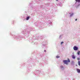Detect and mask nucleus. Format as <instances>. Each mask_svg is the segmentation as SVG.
Masks as SVG:
<instances>
[{"label":"nucleus","mask_w":80,"mask_h":80,"mask_svg":"<svg viewBox=\"0 0 80 80\" xmlns=\"http://www.w3.org/2000/svg\"><path fill=\"white\" fill-rule=\"evenodd\" d=\"M63 62H64V63H65V64L68 65V62H70V61L69 59H68V61L67 60H64L63 61Z\"/></svg>","instance_id":"nucleus-1"},{"label":"nucleus","mask_w":80,"mask_h":80,"mask_svg":"<svg viewBox=\"0 0 80 80\" xmlns=\"http://www.w3.org/2000/svg\"><path fill=\"white\" fill-rule=\"evenodd\" d=\"M78 49V47L77 46H74L73 47V49L74 50H77Z\"/></svg>","instance_id":"nucleus-2"},{"label":"nucleus","mask_w":80,"mask_h":80,"mask_svg":"<svg viewBox=\"0 0 80 80\" xmlns=\"http://www.w3.org/2000/svg\"><path fill=\"white\" fill-rule=\"evenodd\" d=\"M77 72L78 73H80V70L79 69H77Z\"/></svg>","instance_id":"nucleus-3"},{"label":"nucleus","mask_w":80,"mask_h":80,"mask_svg":"<svg viewBox=\"0 0 80 80\" xmlns=\"http://www.w3.org/2000/svg\"><path fill=\"white\" fill-rule=\"evenodd\" d=\"M72 58H74V59H75V56L74 55H73L72 56Z\"/></svg>","instance_id":"nucleus-4"},{"label":"nucleus","mask_w":80,"mask_h":80,"mask_svg":"<svg viewBox=\"0 0 80 80\" xmlns=\"http://www.w3.org/2000/svg\"><path fill=\"white\" fill-rule=\"evenodd\" d=\"M76 2H80V0H75Z\"/></svg>","instance_id":"nucleus-5"},{"label":"nucleus","mask_w":80,"mask_h":80,"mask_svg":"<svg viewBox=\"0 0 80 80\" xmlns=\"http://www.w3.org/2000/svg\"><path fill=\"white\" fill-rule=\"evenodd\" d=\"M29 18H30V17H27L26 18V20H28L29 19Z\"/></svg>","instance_id":"nucleus-6"},{"label":"nucleus","mask_w":80,"mask_h":80,"mask_svg":"<svg viewBox=\"0 0 80 80\" xmlns=\"http://www.w3.org/2000/svg\"><path fill=\"white\" fill-rule=\"evenodd\" d=\"M78 65L79 66H80V61H78Z\"/></svg>","instance_id":"nucleus-7"},{"label":"nucleus","mask_w":80,"mask_h":80,"mask_svg":"<svg viewBox=\"0 0 80 80\" xmlns=\"http://www.w3.org/2000/svg\"><path fill=\"white\" fill-rule=\"evenodd\" d=\"M80 51H79L77 52V53H78V55H80Z\"/></svg>","instance_id":"nucleus-8"},{"label":"nucleus","mask_w":80,"mask_h":80,"mask_svg":"<svg viewBox=\"0 0 80 80\" xmlns=\"http://www.w3.org/2000/svg\"><path fill=\"white\" fill-rule=\"evenodd\" d=\"M73 13L71 14L70 15V17H72V16H73Z\"/></svg>","instance_id":"nucleus-9"},{"label":"nucleus","mask_w":80,"mask_h":80,"mask_svg":"<svg viewBox=\"0 0 80 80\" xmlns=\"http://www.w3.org/2000/svg\"><path fill=\"white\" fill-rule=\"evenodd\" d=\"M56 58H60V56H56Z\"/></svg>","instance_id":"nucleus-10"},{"label":"nucleus","mask_w":80,"mask_h":80,"mask_svg":"<svg viewBox=\"0 0 80 80\" xmlns=\"http://www.w3.org/2000/svg\"><path fill=\"white\" fill-rule=\"evenodd\" d=\"M64 43L63 42H61V45H62V43Z\"/></svg>","instance_id":"nucleus-11"},{"label":"nucleus","mask_w":80,"mask_h":80,"mask_svg":"<svg viewBox=\"0 0 80 80\" xmlns=\"http://www.w3.org/2000/svg\"><path fill=\"white\" fill-rule=\"evenodd\" d=\"M77 60H80V58H77Z\"/></svg>","instance_id":"nucleus-12"},{"label":"nucleus","mask_w":80,"mask_h":80,"mask_svg":"<svg viewBox=\"0 0 80 80\" xmlns=\"http://www.w3.org/2000/svg\"><path fill=\"white\" fill-rule=\"evenodd\" d=\"M77 19H75V21H77Z\"/></svg>","instance_id":"nucleus-13"},{"label":"nucleus","mask_w":80,"mask_h":80,"mask_svg":"<svg viewBox=\"0 0 80 80\" xmlns=\"http://www.w3.org/2000/svg\"><path fill=\"white\" fill-rule=\"evenodd\" d=\"M44 52H46V50H45Z\"/></svg>","instance_id":"nucleus-14"},{"label":"nucleus","mask_w":80,"mask_h":80,"mask_svg":"<svg viewBox=\"0 0 80 80\" xmlns=\"http://www.w3.org/2000/svg\"><path fill=\"white\" fill-rule=\"evenodd\" d=\"M56 0V1H58V0Z\"/></svg>","instance_id":"nucleus-15"}]
</instances>
